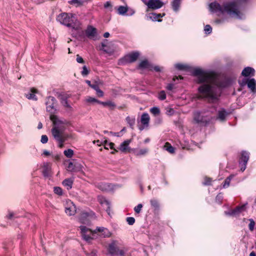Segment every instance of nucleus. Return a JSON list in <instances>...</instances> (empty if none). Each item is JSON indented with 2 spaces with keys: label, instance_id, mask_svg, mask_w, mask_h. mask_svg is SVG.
I'll return each instance as SVG.
<instances>
[{
  "label": "nucleus",
  "instance_id": "30",
  "mask_svg": "<svg viewBox=\"0 0 256 256\" xmlns=\"http://www.w3.org/2000/svg\"><path fill=\"white\" fill-rule=\"evenodd\" d=\"M126 121L129 124L130 126L132 128L134 129V126L135 124V121L136 119L134 117H130L129 116H127L126 118Z\"/></svg>",
  "mask_w": 256,
  "mask_h": 256
},
{
  "label": "nucleus",
  "instance_id": "41",
  "mask_svg": "<svg viewBox=\"0 0 256 256\" xmlns=\"http://www.w3.org/2000/svg\"><path fill=\"white\" fill-rule=\"evenodd\" d=\"M158 98L163 100L166 98V94L164 90L160 91L158 94Z\"/></svg>",
  "mask_w": 256,
  "mask_h": 256
},
{
  "label": "nucleus",
  "instance_id": "50",
  "mask_svg": "<svg viewBox=\"0 0 256 256\" xmlns=\"http://www.w3.org/2000/svg\"><path fill=\"white\" fill-rule=\"evenodd\" d=\"M40 142L42 144H46L48 142V137L46 135H42Z\"/></svg>",
  "mask_w": 256,
  "mask_h": 256
},
{
  "label": "nucleus",
  "instance_id": "17",
  "mask_svg": "<svg viewBox=\"0 0 256 256\" xmlns=\"http://www.w3.org/2000/svg\"><path fill=\"white\" fill-rule=\"evenodd\" d=\"M88 214L87 212H82L81 214L80 221L82 224L88 225L90 223V220L88 218Z\"/></svg>",
  "mask_w": 256,
  "mask_h": 256
},
{
  "label": "nucleus",
  "instance_id": "26",
  "mask_svg": "<svg viewBox=\"0 0 256 256\" xmlns=\"http://www.w3.org/2000/svg\"><path fill=\"white\" fill-rule=\"evenodd\" d=\"M152 15V16H150V18L153 21H158V22H161L162 20L158 19L160 18H162L165 15V14L164 13L162 14H156L154 12H152L151 14Z\"/></svg>",
  "mask_w": 256,
  "mask_h": 256
},
{
  "label": "nucleus",
  "instance_id": "59",
  "mask_svg": "<svg viewBox=\"0 0 256 256\" xmlns=\"http://www.w3.org/2000/svg\"><path fill=\"white\" fill-rule=\"evenodd\" d=\"M90 88H93L94 90L96 91L99 88V86H98V84L93 83V84H92V86H90Z\"/></svg>",
  "mask_w": 256,
  "mask_h": 256
},
{
  "label": "nucleus",
  "instance_id": "38",
  "mask_svg": "<svg viewBox=\"0 0 256 256\" xmlns=\"http://www.w3.org/2000/svg\"><path fill=\"white\" fill-rule=\"evenodd\" d=\"M118 12L120 14H125L127 11H128V8L126 7H125L124 6H120L118 8Z\"/></svg>",
  "mask_w": 256,
  "mask_h": 256
},
{
  "label": "nucleus",
  "instance_id": "49",
  "mask_svg": "<svg viewBox=\"0 0 256 256\" xmlns=\"http://www.w3.org/2000/svg\"><path fill=\"white\" fill-rule=\"evenodd\" d=\"M68 170H70V171H74L75 170V166L74 165V164L72 162H70L68 164Z\"/></svg>",
  "mask_w": 256,
  "mask_h": 256
},
{
  "label": "nucleus",
  "instance_id": "6",
  "mask_svg": "<svg viewBox=\"0 0 256 256\" xmlns=\"http://www.w3.org/2000/svg\"><path fill=\"white\" fill-rule=\"evenodd\" d=\"M56 102V98L50 96L46 98V110L50 114H54L56 112V110L54 106V104Z\"/></svg>",
  "mask_w": 256,
  "mask_h": 256
},
{
  "label": "nucleus",
  "instance_id": "16",
  "mask_svg": "<svg viewBox=\"0 0 256 256\" xmlns=\"http://www.w3.org/2000/svg\"><path fill=\"white\" fill-rule=\"evenodd\" d=\"M131 140H124L120 144V147L118 148V149L123 152H126L128 151H129L130 148L128 146Z\"/></svg>",
  "mask_w": 256,
  "mask_h": 256
},
{
  "label": "nucleus",
  "instance_id": "61",
  "mask_svg": "<svg viewBox=\"0 0 256 256\" xmlns=\"http://www.w3.org/2000/svg\"><path fill=\"white\" fill-rule=\"evenodd\" d=\"M174 88V84H169L167 86H166V88L167 90H172Z\"/></svg>",
  "mask_w": 256,
  "mask_h": 256
},
{
  "label": "nucleus",
  "instance_id": "45",
  "mask_svg": "<svg viewBox=\"0 0 256 256\" xmlns=\"http://www.w3.org/2000/svg\"><path fill=\"white\" fill-rule=\"evenodd\" d=\"M87 102H96L98 104H100L101 102L99 100L92 97H89L87 99Z\"/></svg>",
  "mask_w": 256,
  "mask_h": 256
},
{
  "label": "nucleus",
  "instance_id": "1",
  "mask_svg": "<svg viewBox=\"0 0 256 256\" xmlns=\"http://www.w3.org/2000/svg\"><path fill=\"white\" fill-rule=\"evenodd\" d=\"M192 74L196 77L197 83L202 84L198 88L201 96L210 103L216 102L220 96V88L226 86L225 82L216 72L205 71L200 68H194Z\"/></svg>",
  "mask_w": 256,
  "mask_h": 256
},
{
  "label": "nucleus",
  "instance_id": "25",
  "mask_svg": "<svg viewBox=\"0 0 256 256\" xmlns=\"http://www.w3.org/2000/svg\"><path fill=\"white\" fill-rule=\"evenodd\" d=\"M38 92V90L34 88L30 89V92L26 94V98L30 100H37V98L35 95L36 93Z\"/></svg>",
  "mask_w": 256,
  "mask_h": 256
},
{
  "label": "nucleus",
  "instance_id": "9",
  "mask_svg": "<svg viewBox=\"0 0 256 256\" xmlns=\"http://www.w3.org/2000/svg\"><path fill=\"white\" fill-rule=\"evenodd\" d=\"M61 102L62 104L70 110H72V107L68 104V99L70 97V94L65 93L56 92V95Z\"/></svg>",
  "mask_w": 256,
  "mask_h": 256
},
{
  "label": "nucleus",
  "instance_id": "39",
  "mask_svg": "<svg viewBox=\"0 0 256 256\" xmlns=\"http://www.w3.org/2000/svg\"><path fill=\"white\" fill-rule=\"evenodd\" d=\"M150 112L154 116L158 115L160 114V110L158 107H153L150 108Z\"/></svg>",
  "mask_w": 256,
  "mask_h": 256
},
{
  "label": "nucleus",
  "instance_id": "23",
  "mask_svg": "<svg viewBox=\"0 0 256 256\" xmlns=\"http://www.w3.org/2000/svg\"><path fill=\"white\" fill-rule=\"evenodd\" d=\"M108 252L112 254H118V248L116 246L114 242H112L108 246Z\"/></svg>",
  "mask_w": 256,
  "mask_h": 256
},
{
  "label": "nucleus",
  "instance_id": "2",
  "mask_svg": "<svg viewBox=\"0 0 256 256\" xmlns=\"http://www.w3.org/2000/svg\"><path fill=\"white\" fill-rule=\"evenodd\" d=\"M57 20L62 24L74 30H78L80 28L79 22H76L72 14L62 13L58 15Z\"/></svg>",
  "mask_w": 256,
  "mask_h": 256
},
{
  "label": "nucleus",
  "instance_id": "43",
  "mask_svg": "<svg viewBox=\"0 0 256 256\" xmlns=\"http://www.w3.org/2000/svg\"><path fill=\"white\" fill-rule=\"evenodd\" d=\"M249 221L250 222L249 224H248V228L250 231H253L254 230V226L255 225V222L254 220L253 219H250Z\"/></svg>",
  "mask_w": 256,
  "mask_h": 256
},
{
  "label": "nucleus",
  "instance_id": "15",
  "mask_svg": "<svg viewBox=\"0 0 256 256\" xmlns=\"http://www.w3.org/2000/svg\"><path fill=\"white\" fill-rule=\"evenodd\" d=\"M42 173L44 177L51 176V164L50 162H45L42 166Z\"/></svg>",
  "mask_w": 256,
  "mask_h": 256
},
{
  "label": "nucleus",
  "instance_id": "60",
  "mask_svg": "<svg viewBox=\"0 0 256 256\" xmlns=\"http://www.w3.org/2000/svg\"><path fill=\"white\" fill-rule=\"evenodd\" d=\"M240 84L241 86H244L246 84H248V79L247 80H243L240 82Z\"/></svg>",
  "mask_w": 256,
  "mask_h": 256
},
{
  "label": "nucleus",
  "instance_id": "24",
  "mask_svg": "<svg viewBox=\"0 0 256 256\" xmlns=\"http://www.w3.org/2000/svg\"><path fill=\"white\" fill-rule=\"evenodd\" d=\"M141 122L144 126H148L150 122V116L148 114L144 113L141 116Z\"/></svg>",
  "mask_w": 256,
  "mask_h": 256
},
{
  "label": "nucleus",
  "instance_id": "36",
  "mask_svg": "<svg viewBox=\"0 0 256 256\" xmlns=\"http://www.w3.org/2000/svg\"><path fill=\"white\" fill-rule=\"evenodd\" d=\"M175 67L178 70H186L188 68V66L182 64H176Z\"/></svg>",
  "mask_w": 256,
  "mask_h": 256
},
{
  "label": "nucleus",
  "instance_id": "51",
  "mask_svg": "<svg viewBox=\"0 0 256 256\" xmlns=\"http://www.w3.org/2000/svg\"><path fill=\"white\" fill-rule=\"evenodd\" d=\"M100 202L101 204L106 203L108 206V208L106 210V212L108 214L110 215V208L109 206V203L108 200H106L105 199H104L103 200H100Z\"/></svg>",
  "mask_w": 256,
  "mask_h": 256
},
{
  "label": "nucleus",
  "instance_id": "7",
  "mask_svg": "<svg viewBox=\"0 0 256 256\" xmlns=\"http://www.w3.org/2000/svg\"><path fill=\"white\" fill-rule=\"evenodd\" d=\"M140 56L138 52H136L125 56L121 60L120 62L122 64L126 63H132L136 62Z\"/></svg>",
  "mask_w": 256,
  "mask_h": 256
},
{
  "label": "nucleus",
  "instance_id": "64",
  "mask_svg": "<svg viewBox=\"0 0 256 256\" xmlns=\"http://www.w3.org/2000/svg\"><path fill=\"white\" fill-rule=\"evenodd\" d=\"M154 70L157 72L161 71V68L158 66H155L154 67Z\"/></svg>",
  "mask_w": 256,
  "mask_h": 256
},
{
  "label": "nucleus",
  "instance_id": "5",
  "mask_svg": "<svg viewBox=\"0 0 256 256\" xmlns=\"http://www.w3.org/2000/svg\"><path fill=\"white\" fill-rule=\"evenodd\" d=\"M194 120L198 124H207L210 121V118H207V116L202 114L199 111L194 112Z\"/></svg>",
  "mask_w": 256,
  "mask_h": 256
},
{
  "label": "nucleus",
  "instance_id": "22",
  "mask_svg": "<svg viewBox=\"0 0 256 256\" xmlns=\"http://www.w3.org/2000/svg\"><path fill=\"white\" fill-rule=\"evenodd\" d=\"M151 64L146 60H142L138 64V69H146L151 68Z\"/></svg>",
  "mask_w": 256,
  "mask_h": 256
},
{
  "label": "nucleus",
  "instance_id": "28",
  "mask_svg": "<svg viewBox=\"0 0 256 256\" xmlns=\"http://www.w3.org/2000/svg\"><path fill=\"white\" fill-rule=\"evenodd\" d=\"M100 104H102L104 106H108L111 110H113L116 106L115 104L111 101L105 102H101Z\"/></svg>",
  "mask_w": 256,
  "mask_h": 256
},
{
  "label": "nucleus",
  "instance_id": "58",
  "mask_svg": "<svg viewBox=\"0 0 256 256\" xmlns=\"http://www.w3.org/2000/svg\"><path fill=\"white\" fill-rule=\"evenodd\" d=\"M104 8H112V5L110 2H107L104 4Z\"/></svg>",
  "mask_w": 256,
  "mask_h": 256
},
{
  "label": "nucleus",
  "instance_id": "18",
  "mask_svg": "<svg viewBox=\"0 0 256 256\" xmlns=\"http://www.w3.org/2000/svg\"><path fill=\"white\" fill-rule=\"evenodd\" d=\"M254 70L251 67L245 68L242 72V75L244 76H248L250 75L254 76Z\"/></svg>",
  "mask_w": 256,
  "mask_h": 256
},
{
  "label": "nucleus",
  "instance_id": "55",
  "mask_svg": "<svg viewBox=\"0 0 256 256\" xmlns=\"http://www.w3.org/2000/svg\"><path fill=\"white\" fill-rule=\"evenodd\" d=\"M76 60L78 63L84 64V61L82 57H81L79 54L76 55Z\"/></svg>",
  "mask_w": 256,
  "mask_h": 256
},
{
  "label": "nucleus",
  "instance_id": "40",
  "mask_svg": "<svg viewBox=\"0 0 256 256\" xmlns=\"http://www.w3.org/2000/svg\"><path fill=\"white\" fill-rule=\"evenodd\" d=\"M70 4H76L77 6H80L83 5V2L79 0H71L68 2Z\"/></svg>",
  "mask_w": 256,
  "mask_h": 256
},
{
  "label": "nucleus",
  "instance_id": "46",
  "mask_svg": "<svg viewBox=\"0 0 256 256\" xmlns=\"http://www.w3.org/2000/svg\"><path fill=\"white\" fill-rule=\"evenodd\" d=\"M126 220L128 224L130 225L134 224L135 222V219L133 217H128L126 219Z\"/></svg>",
  "mask_w": 256,
  "mask_h": 256
},
{
  "label": "nucleus",
  "instance_id": "27",
  "mask_svg": "<svg viewBox=\"0 0 256 256\" xmlns=\"http://www.w3.org/2000/svg\"><path fill=\"white\" fill-rule=\"evenodd\" d=\"M227 114L228 113L224 110L219 111L218 112V116L217 118V119H218L222 122H224L226 120V118Z\"/></svg>",
  "mask_w": 256,
  "mask_h": 256
},
{
  "label": "nucleus",
  "instance_id": "13",
  "mask_svg": "<svg viewBox=\"0 0 256 256\" xmlns=\"http://www.w3.org/2000/svg\"><path fill=\"white\" fill-rule=\"evenodd\" d=\"M68 206L66 208L65 212L69 216L74 215L76 212V208L74 203L70 200L67 202Z\"/></svg>",
  "mask_w": 256,
  "mask_h": 256
},
{
  "label": "nucleus",
  "instance_id": "54",
  "mask_svg": "<svg viewBox=\"0 0 256 256\" xmlns=\"http://www.w3.org/2000/svg\"><path fill=\"white\" fill-rule=\"evenodd\" d=\"M212 182V178H210L206 177L204 178V185H210Z\"/></svg>",
  "mask_w": 256,
  "mask_h": 256
},
{
  "label": "nucleus",
  "instance_id": "8",
  "mask_svg": "<svg viewBox=\"0 0 256 256\" xmlns=\"http://www.w3.org/2000/svg\"><path fill=\"white\" fill-rule=\"evenodd\" d=\"M248 160L249 153L246 151H242L241 153V156L239 160V165L242 172H244L246 170Z\"/></svg>",
  "mask_w": 256,
  "mask_h": 256
},
{
  "label": "nucleus",
  "instance_id": "52",
  "mask_svg": "<svg viewBox=\"0 0 256 256\" xmlns=\"http://www.w3.org/2000/svg\"><path fill=\"white\" fill-rule=\"evenodd\" d=\"M205 32L208 34H210L212 31V28L210 25H206L204 29Z\"/></svg>",
  "mask_w": 256,
  "mask_h": 256
},
{
  "label": "nucleus",
  "instance_id": "14",
  "mask_svg": "<svg viewBox=\"0 0 256 256\" xmlns=\"http://www.w3.org/2000/svg\"><path fill=\"white\" fill-rule=\"evenodd\" d=\"M80 228L81 230L82 235L86 240L89 241L92 239L91 236L89 234H87L88 232H89L90 234H91V230L90 228H86V226H80Z\"/></svg>",
  "mask_w": 256,
  "mask_h": 256
},
{
  "label": "nucleus",
  "instance_id": "3",
  "mask_svg": "<svg viewBox=\"0 0 256 256\" xmlns=\"http://www.w3.org/2000/svg\"><path fill=\"white\" fill-rule=\"evenodd\" d=\"M222 13H226L232 17L240 18V12L235 2H228L223 4Z\"/></svg>",
  "mask_w": 256,
  "mask_h": 256
},
{
  "label": "nucleus",
  "instance_id": "42",
  "mask_svg": "<svg viewBox=\"0 0 256 256\" xmlns=\"http://www.w3.org/2000/svg\"><path fill=\"white\" fill-rule=\"evenodd\" d=\"M148 152V149H140L138 152L136 153L137 156H140L146 154Z\"/></svg>",
  "mask_w": 256,
  "mask_h": 256
},
{
  "label": "nucleus",
  "instance_id": "20",
  "mask_svg": "<svg viewBox=\"0 0 256 256\" xmlns=\"http://www.w3.org/2000/svg\"><path fill=\"white\" fill-rule=\"evenodd\" d=\"M256 82L254 78L248 79V86L253 92L256 91Z\"/></svg>",
  "mask_w": 256,
  "mask_h": 256
},
{
  "label": "nucleus",
  "instance_id": "10",
  "mask_svg": "<svg viewBox=\"0 0 256 256\" xmlns=\"http://www.w3.org/2000/svg\"><path fill=\"white\" fill-rule=\"evenodd\" d=\"M146 6L148 8L154 10L161 8L164 6V2L160 0H149Z\"/></svg>",
  "mask_w": 256,
  "mask_h": 256
},
{
  "label": "nucleus",
  "instance_id": "47",
  "mask_svg": "<svg viewBox=\"0 0 256 256\" xmlns=\"http://www.w3.org/2000/svg\"><path fill=\"white\" fill-rule=\"evenodd\" d=\"M54 193L57 194L62 195V189L60 187H54Z\"/></svg>",
  "mask_w": 256,
  "mask_h": 256
},
{
  "label": "nucleus",
  "instance_id": "57",
  "mask_svg": "<svg viewBox=\"0 0 256 256\" xmlns=\"http://www.w3.org/2000/svg\"><path fill=\"white\" fill-rule=\"evenodd\" d=\"M96 94L98 97H102L104 96V92L100 89V88L96 90Z\"/></svg>",
  "mask_w": 256,
  "mask_h": 256
},
{
  "label": "nucleus",
  "instance_id": "21",
  "mask_svg": "<svg viewBox=\"0 0 256 256\" xmlns=\"http://www.w3.org/2000/svg\"><path fill=\"white\" fill-rule=\"evenodd\" d=\"M182 0H173L172 2V7L174 11L177 12L180 8Z\"/></svg>",
  "mask_w": 256,
  "mask_h": 256
},
{
  "label": "nucleus",
  "instance_id": "4",
  "mask_svg": "<svg viewBox=\"0 0 256 256\" xmlns=\"http://www.w3.org/2000/svg\"><path fill=\"white\" fill-rule=\"evenodd\" d=\"M51 131L54 138L58 142V146L62 148L64 146L63 143L66 142L70 136L64 132V128H61L58 126L53 127Z\"/></svg>",
  "mask_w": 256,
  "mask_h": 256
},
{
  "label": "nucleus",
  "instance_id": "44",
  "mask_svg": "<svg viewBox=\"0 0 256 256\" xmlns=\"http://www.w3.org/2000/svg\"><path fill=\"white\" fill-rule=\"evenodd\" d=\"M90 73L89 70L87 68L86 66H84L82 67V70L81 72V74L82 76H86L88 74Z\"/></svg>",
  "mask_w": 256,
  "mask_h": 256
},
{
  "label": "nucleus",
  "instance_id": "34",
  "mask_svg": "<svg viewBox=\"0 0 256 256\" xmlns=\"http://www.w3.org/2000/svg\"><path fill=\"white\" fill-rule=\"evenodd\" d=\"M50 120L53 122V124H54V126H58L61 128H62L60 126H59L57 123L58 122V118L56 116L54 115V114H50Z\"/></svg>",
  "mask_w": 256,
  "mask_h": 256
},
{
  "label": "nucleus",
  "instance_id": "48",
  "mask_svg": "<svg viewBox=\"0 0 256 256\" xmlns=\"http://www.w3.org/2000/svg\"><path fill=\"white\" fill-rule=\"evenodd\" d=\"M142 208V204H140L134 208V210L136 213L139 214L140 212L141 211Z\"/></svg>",
  "mask_w": 256,
  "mask_h": 256
},
{
  "label": "nucleus",
  "instance_id": "31",
  "mask_svg": "<svg viewBox=\"0 0 256 256\" xmlns=\"http://www.w3.org/2000/svg\"><path fill=\"white\" fill-rule=\"evenodd\" d=\"M97 188L102 191H107L110 188V185L108 184L100 183L98 184Z\"/></svg>",
  "mask_w": 256,
  "mask_h": 256
},
{
  "label": "nucleus",
  "instance_id": "19",
  "mask_svg": "<svg viewBox=\"0 0 256 256\" xmlns=\"http://www.w3.org/2000/svg\"><path fill=\"white\" fill-rule=\"evenodd\" d=\"M210 7L212 10H218L222 13L223 4L221 6L218 2H213L210 4Z\"/></svg>",
  "mask_w": 256,
  "mask_h": 256
},
{
  "label": "nucleus",
  "instance_id": "53",
  "mask_svg": "<svg viewBox=\"0 0 256 256\" xmlns=\"http://www.w3.org/2000/svg\"><path fill=\"white\" fill-rule=\"evenodd\" d=\"M230 178H227L224 182V184H223V187L224 188H227L230 186Z\"/></svg>",
  "mask_w": 256,
  "mask_h": 256
},
{
  "label": "nucleus",
  "instance_id": "32",
  "mask_svg": "<svg viewBox=\"0 0 256 256\" xmlns=\"http://www.w3.org/2000/svg\"><path fill=\"white\" fill-rule=\"evenodd\" d=\"M150 203L152 206L154 208L155 210H158L160 208V204L158 201L156 199H152L150 200Z\"/></svg>",
  "mask_w": 256,
  "mask_h": 256
},
{
  "label": "nucleus",
  "instance_id": "12",
  "mask_svg": "<svg viewBox=\"0 0 256 256\" xmlns=\"http://www.w3.org/2000/svg\"><path fill=\"white\" fill-rule=\"evenodd\" d=\"M86 34L88 38L94 39L97 34V30L92 26H89L86 30Z\"/></svg>",
  "mask_w": 256,
  "mask_h": 256
},
{
  "label": "nucleus",
  "instance_id": "62",
  "mask_svg": "<svg viewBox=\"0 0 256 256\" xmlns=\"http://www.w3.org/2000/svg\"><path fill=\"white\" fill-rule=\"evenodd\" d=\"M216 200L219 201L220 202H221V200H222V196L220 194L217 195L216 196Z\"/></svg>",
  "mask_w": 256,
  "mask_h": 256
},
{
  "label": "nucleus",
  "instance_id": "56",
  "mask_svg": "<svg viewBox=\"0 0 256 256\" xmlns=\"http://www.w3.org/2000/svg\"><path fill=\"white\" fill-rule=\"evenodd\" d=\"M166 113L168 115H172L174 113V110L173 108H168L166 109Z\"/></svg>",
  "mask_w": 256,
  "mask_h": 256
},
{
  "label": "nucleus",
  "instance_id": "33",
  "mask_svg": "<svg viewBox=\"0 0 256 256\" xmlns=\"http://www.w3.org/2000/svg\"><path fill=\"white\" fill-rule=\"evenodd\" d=\"M98 231L100 232H104V233L103 234L104 235V237H109L110 236V232L108 230V229L103 228V227H100L98 228Z\"/></svg>",
  "mask_w": 256,
  "mask_h": 256
},
{
  "label": "nucleus",
  "instance_id": "11",
  "mask_svg": "<svg viewBox=\"0 0 256 256\" xmlns=\"http://www.w3.org/2000/svg\"><path fill=\"white\" fill-rule=\"evenodd\" d=\"M246 210V204H243L241 206H238L235 208L230 210L227 212H226V214L232 216H236L239 215L242 212Z\"/></svg>",
  "mask_w": 256,
  "mask_h": 256
},
{
  "label": "nucleus",
  "instance_id": "63",
  "mask_svg": "<svg viewBox=\"0 0 256 256\" xmlns=\"http://www.w3.org/2000/svg\"><path fill=\"white\" fill-rule=\"evenodd\" d=\"M114 145H115V144H114V143H113V142H110V143L108 144L107 146H108V148H110L111 150H112V149H114Z\"/></svg>",
  "mask_w": 256,
  "mask_h": 256
},
{
  "label": "nucleus",
  "instance_id": "35",
  "mask_svg": "<svg viewBox=\"0 0 256 256\" xmlns=\"http://www.w3.org/2000/svg\"><path fill=\"white\" fill-rule=\"evenodd\" d=\"M164 147L166 150L171 154H173L174 152V148L172 147L170 144L166 142Z\"/></svg>",
  "mask_w": 256,
  "mask_h": 256
},
{
  "label": "nucleus",
  "instance_id": "37",
  "mask_svg": "<svg viewBox=\"0 0 256 256\" xmlns=\"http://www.w3.org/2000/svg\"><path fill=\"white\" fill-rule=\"evenodd\" d=\"M64 155L68 158H71L74 155V151L72 149H68L64 151Z\"/></svg>",
  "mask_w": 256,
  "mask_h": 256
},
{
  "label": "nucleus",
  "instance_id": "29",
  "mask_svg": "<svg viewBox=\"0 0 256 256\" xmlns=\"http://www.w3.org/2000/svg\"><path fill=\"white\" fill-rule=\"evenodd\" d=\"M73 180L72 178H66L62 182L64 186L67 187L68 190H70L72 188Z\"/></svg>",
  "mask_w": 256,
  "mask_h": 256
}]
</instances>
